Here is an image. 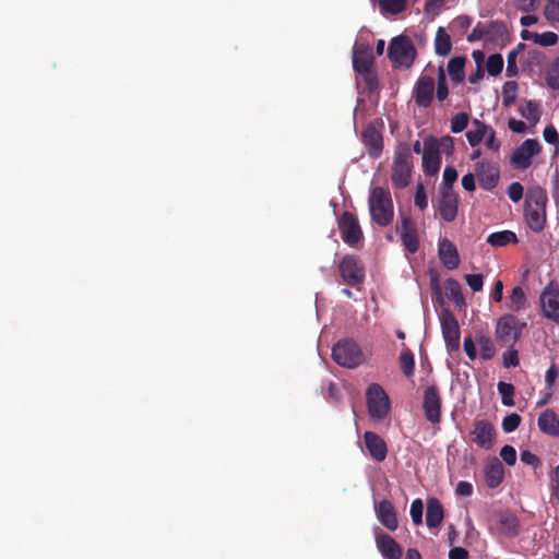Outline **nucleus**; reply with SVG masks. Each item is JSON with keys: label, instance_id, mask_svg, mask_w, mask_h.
I'll use <instances>...</instances> for the list:
<instances>
[{"label": "nucleus", "instance_id": "338daca9", "mask_svg": "<svg viewBox=\"0 0 559 559\" xmlns=\"http://www.w3.org/2000/svg\"><path fill=\"white\" fill-rule=\"evenodd\" d=\"M540 0H516V7L523 12H533L538 9Z\"/></svg>", "mask_w": 559, "mask_h": 559}, {"label": "nucleus", "instance_id": "f03ea898", "mask_svg": "<svg viewBox=\"0 0 559 559\" xmlns=\"http://www.w3.org/2000/svg\"><path fill=\"white\" fill-rule=\"evenodd\" d=\"M547 193L540 187L531 188L526 193L524 216L533 231H542L546 223Z\"/></svg>", "mask_w": 559, "mask_h": 559}, {"label": "nucleus", "instance_id": "72a5a7b5", "mask_svg": "<svg viewBox=\"0 0 559 559\" xmlns=\"http://www.w3.org/2000/svg\"><path fill=\"white\" fill-rule=\"evenodd\" d=\"M452 48V41L450 35L444 28L439 27L435 39V50L439 56H448Z\"/></svg>", "mask_w": 559, "mask_h": 559}, {"label": "nucleus", "instance_id": "f704fd0d", "mask_svg": "<svg viewBox=\"0 0 559 559\" xmlns=\"http://www.w3.org/2000/svg\"><path fill=\"white\" fill-rule=\"evenodd\" d=\"M519 112L532 124H536L540 119L539 105L533 100H528L525 102L524 104H521L519 107Z\"/></svg>", "mask_w": 559, "mask_h": 559}, {"label": "nucleus", "instance_id": "6e6552de", "mask_svg": "<svg viewBox=\"0 0 559 559\" xmlns=\"http://www.w3.org/2000/svg\"><path fill=\"white\" fill-rule=\"evenodd\" d=\"M525 323L520 324L513 314L502 316L496 326V337L503 345H513L521 336Z\"/></svg>", "mask_w": 559, "mask_h": 559}, {"label": "nucleus", "instance_id": "a18cd8bd", "mask_svg": "<svg viewBox=\"0 0 559 559\" xmlns=\"http://www.w3.org/2000/svg\"><path fill=\"white\" fill-rule=\"evenodd\" d=\"M547 84L554 88L559 90V56L554 60L546 76Z\"/></svg>", "mask_w": 559, "mask_h": 559}, {"label": "nucleus", "instance_id": "e433bc0d", "mask_svg": "<svg viewBox=\"0 0 559 559\" xmlns=\"http://www.w3.org/2000/svg\"><path fill=\"white\" fill-rule=\"evenodd\" d=\"M357 75L364 82L368 92L371 93L378 88L379 81H378V75H377L374 68L360 71L357 73Z\"/></svg>", "mask_w": 559, "mask_h": 559}, {"label": "nucleus", "instance_id": "69168bd1", "mask_svg": "<svg viewBox=\"0 0 559 559\" xmlns=\"http://www.w3.org/2000/svg\"><path fill=\"white\" fill-rule=\"evenodd\" d=\"M516 52H509L507 56V75L509 78L515 76L519 73V69L516 66Z\"/></svg>", "mask_w": 559, "mask_h": 559}, {"label": "nucleus", "instance_id": "6ab92c4d", "mask_svg": "<svg viewBox=\"0 0 559 559\" xmlns=\"http://www.w3.org/2000/svg\"><path fill=\"white\" fill-rule=\"evenodd\" d=\"M361 140L369 156L373 159L379 158L383 151L381 132L373 124H368L361 133Z\"/></svg>", "mask_w": 559, "mask_h": 559}, {"label": "nucleus", "instance_id": "79ce46f5", "mask_svg": "<svg viewBox=\"0 0 559 559\" xmlns=\"http://www.w3.org/2000/svg\"><path fill=\"white\" fill-rule=\"evenodd\" d=\"M486 69L489 75L496 76L503 69V58L500 53L490 55L487 59Z\"/></svg>", "mask_w": 559, "mask_h": 559}, {"label": "nucleus", "instance_id": "774afa93", "mask_svg": "<svg viewBox=\"0 0 559 559\" xmlns=\"http://www.w3.org/2000/svg\"><path fill=\"white\" fill-rule=\"evenodd\" d=\"M550 488L554 497L559 502V464L554 468L550 475Z\"/></svg>", "mask_w": 559, "mask_h": 559}, {"label": "nucleus", "instance_id": "7ed1b4c3", "mask_svg": "<svg viewBox=\"0 0 559 559\" xmlns=\"http://www.w3.org/2000/svg\"><path fill=\"white\" fill-rule=\"evenodd\" d=\"M413 173V155L407 143H400L394 152L391 180L395 189H404L409 185Z\"/></svg>", "mask_w": 559, "mask_h": 559}, {"label": "nucleus", "instance_id": "6e6d98bb", "mask_svg": "<svg viewBox=\"0 0 559 559\" xmlns=\"http://www.w3.org/2000/svg\"><path fill=\"white\" fill-rule=\"evenodd\" d=\"M464 278L473 292H480L483 289L484 276L481 274H466Z\"/></svg>", "mask_w": 559, "mask_h": 559}, {"label": "nucleus", "instance_id": "9b49d317", "mask_svg": "<svg viewBox=\"0 0 559 559\" xmlns=\"http://www.w3.org/2000/svg\"><path fill=\"white\" fill-rule=\"evenodd\" d=\"M338 229L343 241L349 246H355L362 238V231L356 215L348 211L343 212L340 216Z\"/></svg>", "mask_w": 559, "mask_h": 559}, {"label": "nucleus", "instance_id": "680f3d73", "mask_svg": "<svg viewBox=\"0 0 559 559\" xmlns=\"http://www.w3.org/2000/svg\"><path fill=\"white\" fill-rule=\"evenodd\" d=\"M543 136L547 143L552 144L558 148L559 134L552 124H549L544 129Z\"/></svg>", "mask_w": 559, "mask_h": 559}, {"label": "nucleus", "instance_id": "bb28decb", "mask_svg": "<svg viewBox=\"0 0 559 559\" xmlns=\"http://www.w3.org/2000/svg\"><path fill=\"white\" fill-rule=\"evenodd\" d=\"M504 471L502 463L493 459L485 467V479L489 488H497L503 480Z\"/></svg>", "mask_w": 559, "mask_h": 559}, {"label": "nucleus", "instance_id": "de8ad7c7", "mask_svg": "<svg viewBox=\"0 0 559 559\" xmlns=\"http://www.w3.org/2000/svg\"><path fill=\"white\" fill-rule=\"evenodd\" d=\"M469 121V116L466 112L456 114L451 120V131L460 133L466 129Z\"/></svg>", "mask_w": 559, "mask_h": 559}, {"label": "nucleus", "instance_id": "dca6fc26", "mask_svg": "<svg viewBox=\"0 0 559 559\" xmlns=\"http://www.w3.org/2000/svg\"><path fill=\"white\" fill-rule=\"evenodd\" d=\"M496 430L493 425L486 419H477L474 421L473 430L471 431V440L477 447L489 450L493 445Z\"/></svg>", "mask_w": 559, "mask_h": 559}, {"label": "nucleus", "instance_id": "13d9d810", "mask_svg": "<svg viewBox=\"0 0 559 559\" xmlns=\"http://www.w3.org/2000/svg\"><path fill=\"white\" fill-rule=\"evenodd\" d=\"M500 456L506 462V464L512 466L516 462V451L512 445H504L500 450Z\"/></svg>", "mask_w": 559, "mask_h": 559}, {"label": "nucleus", "instance_id": "5701e85b", "mask_svg": "<svg viewBox=\"0 0 559 559\" xmlns=\"http://www.w3.org/2000/svg\"><path fill=\"white\" fill-rule=\"evenodd\" d=\"M377 547L385 559H401L403 556V548L400 544L389 534L382 533L376 537Z\"/></svg>", "mask_w": 559, "mask_h": 559}, {"label": "nucleus", "instance_id": "cd10ccee", "mask_svg": "<svg viewBox=\"0 0 559 559\" xmlns=\"http://www.w3.org/2000/svg\"><path fill=\"white\" fill-rule=\"evenodd\" d=\"M353 67L356 73L374 68V60L368 48L359 47L353 55Z\"/></svg>", "mask_w": 559, "mask_h": 559}, {"label": "nucleus", "instance_id": "20e7f679", "mask_svg": "<svg viewBox=\"0 0 559 559\" xmlns=\"http://www.w3.org/2000/svg\"><path fill=\"white\" fill-rule=\"evenodd\" d=\"M388 57L393 68L409 69L416 58V48L411 38L400 35L391 40Z\"/></svg>", "mask_w": 559, "mask_h": 559}, {"label": "nucleus", "instance_id": "aec40b11", "mask_svg": "<svg viewBox=\"0 0 559 559\" xmlns=\"http://www.w3.org/2000/svg\"><path fill=\"white\" fill-rule=\"evenodd\" d=\"M457 206L459 195L456 192H440L437 207L443 221L453 222L457 215Z\"/></svg>", "mask_w": 559, "mask_h": 559}, {"label": "nucleus", "instance_id": "c9c22d12", "mask_svg": "<svg viewBox=\"0 0 559 559\" xmlns=\"http://www.w3.org/2000/svg\"><path fill=\"white\" fill-rule=\"evenodd\" d=\"M400 368L406 377H412L415 369V358L408 347H404L399 357Z\"/></svg>", "mask_w": 559, "mask_h": 559}, {"label": "nucleus", "instance_id": "7c9ffc66", "mask_svg": "<svg viewBox=\"0 0 559 559\" xmlns=\"http://www.w3.org/2000/svg\"><path fill=\"white\" fill-rule=\"evenodd\" d=\"M445 295L452 300L456 307L461 308L465 306V299L462 294L460 283L454 278H448L444 282Z\"/></svg>", "mask_w": 559, "mask_h": 559}, {"label": "nucleus", "instance_id": "49530a36", "mask_svg": "<svg viewBox=\"0 0 559 559\" xmlns=\"http://www.w3.org/2000/svg\"><path fill=\"white\" fill-rule=\"evenodd\" d=\"M503 104L510 105L514 103L518 93V83L515 81H507L502 86Z\"/></svg>", "mask_w": 559, "mask_h": 559}, {"label": "nucleus", "instance_id": "f257e3e1", "mask_svg": "<svg viewBox=\"0 0 559 559\" xmlns=\"http://www.w3.org/2000/svg\"><path fill=\"white\" fill-rule=\"evenodd\" d=\"M368 206L370 217L380 227L389 226L394 218V205L388 188L374 187L370 190Z\"/></svg>", "mask_w": 559, "mask_h": 559}, {"label": "nucleus", "instance_id": "b1692460", "mask_svg": "<svg viewBox=\"0 0 559 559\" xmlns=\"http://www.w3.org/2000/svg\"><path fill=\"white\" fill-rule=\"evenodd\" d=\"M439 258L442 264L449 269L454 270L460 264V257L455 245L449 239H442L438 248Z\"/></svg>", "mask_w": 559, "mask_h": 559}, {"label": "nucleus", "instance_id": "2f4dec72", "mask_svg": "<svg viewBox=\"0 0 559 559\" xmlns=\"http://www.w3.org/2000/svg\"><path fill=\"white\" fill-rule=\"evenodd\" d=\"M466 59L464 57H454L448 62V73L454 83H461L464 78V67Z\"/></svg>", "mask_w": 559, "mask_h": 559}, {"label": "nucleus", "instance_id": "f3484780", "mask_svg": "<svg viewBox=\"0 0 559 559\" xmlns=\"http://www.w3.org/2000/svg\"><path fill=\"white\" fill-rule=\"evenodd\" d=\"M397 229L405 250L409 253L417 252L419 249L417 227L409 215L401 214V224Z\"/></svg>", "mask_w": 559, "mask_h": 559}, {"label": "nucleus", "instance_id": "4d7b16f0", "mask_svg": "<svg viewBox=\"0 0 559 559\" xmlns=\"http://www.w3.org/2000/svg\"><path fill=\"white\" fill-rule=\"evenodd\" d=\"M414 203L421 211L428 206L427 194L423 185L416 187Z\"/></svg>", "mask_w": 559, "mask_h": 559}, {"label": "nucleus", "instance_id": "c85d7f7f", "mask_svg": "<svg viewBox=\"0 0 559 559\" xmlns=\"http://www.w3.org/2000/svg\"><path fill=\"white\" fill-rule=\"evenodd\" d=\"M518 242V236L511 230L495 231L487 237V243L495 248L506 247L510 243L515 245Z\"/></svg>", "mask_w": 559, "mask_h": 559}, {"label": "nucleus", "instance_id": "f8f14e48", "mask_svg": "<svg viewBox=\"0 0 559 559\" xmlns=\"http://www.w3.org/2000/svg\"><path fill=\"white\" fill-rule=\"evenodd\" d=\"M343 281L349 286H357L364 282L365 270L354 255H345L338 265Z\"/></svg>", "mask_w": 559, "mask_h": 559}, {"label": "nucleus", "instance_id": "1a4fd4ad", "mask_svg": "<svg viewBox=\"0 0 559 559\" xmlns=\"http://www.w3.org/2000/svg\"><path fill=\"white\" fill-rule=\"evenodd\" d=\"M423 411L426 419L433 424H440L442 411V397L436 384L428 385L423 394Z\"/></svg>", "mask_w": 559, "mask_h": 559}, {"label": "nucleus", "instance_id": "3c124183", "mask_svg": "<svg viewBox=\"0 0 559 559\" xmlns=\"http://www.w3.org/2000/svg\"><path fill=\"white\" fill-rule=\"evenodd\" d=\"M520 460L522 463L532 466L534 469L542 467L540 459L528 450L521 452Z\"/></svg>", "mask_w": 559, "mask_h": 559}, {"label": "nucleus", "instance_id": "0e129e2a", "mask_svg": "<svg viewBox=\"0 0 559 559\" xmlns=\"http://www.w3.org/2000/svg\"><path fill=\"white\" fill-rule=\"evenodd\" d=\"M485 139V145L493 151L498 152L500 150L501 143L496 139V131L492 129V127L489 126V130Z\"/></svg>", "mask_w": 559, "mask_h": 559}, {"label": "nucleus", "instance_id": "09e8293b", "mask_svg": "<svg viewBox=\"0 0 559 559\" xmlns=\"http://www.w3.org/2000/svg\"><path fill=\"white\" fill-rule=\"evenodd\" d=\"M521 416L516 413L509 414L502 420V430L507 433L513 432L521 424Z\"/></svg>", "mask_w": 559, "mask_h": 559}, {"label": "nucleus", "instance_id": "052dcab7", "mask_svg": "<svg viewBox=\"0 0 559 559\" xmlns=\"http://www.w3.org/2000/svg\"><path fill=\"white\" fill-rule=\"evenodd\" d=\"M486 35H487L486 24L478 22L475 25V27L473 28V31L471 32V34L467 35V40L469 43H474V41L483 39L484 37H486Z\"/></svg>", "mask_w": 559, "mask_h": 559}, {"label": "nucleus", "instance_id": "0eeeda50", "mask_svg": "<svg viewBox=\"0 0 559 559\" xmlns=\"http://www.w3.org/2000/svg\"><path fill=\"white\" fill-rule=\"evenodd\" d=\"M539 304L543 316L559 324V284L550 281L542 290Z\"/></svg>", "mask_w": 559, "mask_h": 559}, {"label": "nucleus", "instance_id": "ea45409f", "mask_svg": "<svg viewBox=\"0 0 559 559\" xmlns=\"http://www.w3.org/2000/svg\"><path fill=\"white\" fill-rule=\"evenodd\" d=\"M486 37L490 40L500 39L507 34V27L504 23L499 21H492L486 24Z\"/></svg>", "mask_w": 559, "mask_h": 559}, {"label": "nucleus", "instance_id": "a211bd4d", "mask_svg": "<svg viewBox=\"0 0 559 559\" xmlns=\"http://www.w3.org/2000/svg\"><path fill=\"white\" fill-rule=\"evenodd\" d=\"M475 175L480 188L487 191H492L498 186L500 179L499 168L486 160L476 163Z\"/></svg>", "mask_w": 559, "mask_h": 559}, {"label": "nucleus", "instance_id": "ddd939ff", "mask_svg": "<svg viewBox=\"0 0 559 559\" xmlns=\"http://www.w3.org/2000/svg\"><path fill=\"white\" fill-rule=\"evenodd\" d=\"M441 330L448 350H457L460 348V326L456 318L450 310L442 312Z\"/></svg>", "mask_w": 559, "mask_h": 559}, {"label": "nucleus", "instance_id": "473e14b6", "mask_svg": "<svg viewBox=\"0 0 559 559\" xmlns=\"http://www.w3.org/2000/svg\"><path fill=\"white\" fill-rule=\"evenodd\" d=\"M526 300V295L523 288L521 286H515L508 297L507 308L511 311L519 312L525 307Z\"/></svg>", "mask_w": 559, "mask_h": 559}, {"label": "nucleus", "instance_id": "412c9836", "mask_svg": "<svg viewBox=\"0 0 559 559\" xmlns=\"http://www.w3.org/2000/svg\"><path fill=\"white\" fill-rule=\"evenodd\" d=\"M365 445L370 456L377 462H383L388 455V445L382 437L372 431L364 433Z\"/></svg>", "mask_w": 559, "mask_h": 559}, {"label": "nucleus", "instance_id": "37998d69", "mask_svg": "<svg viewBox=\"0 0 559 559\" xmlns=\"http://www.w3.org/2000/svg\"><path fill=\"white\" fill-rule=\"evenodd\" d=\"M498 392L501 395L502 404L506 406H513L514 386L511 383L500 381L498 383Z\"/></svg>", "mask_w": 559, "mask_h": 559}, {"label": "nucleus", "instance_id": "a19ab883", "mask_svg": "<svg viewBox=\"0 0 559 559\" xmlns=\"http://www.w3.org/2000/svg\"><path fill=\"white\" fill-rule=\"evenodd\" d=\"M382 11L390 14H399L406 9V0H379Z\"/></svg>", "mask_w": 559, "mask_h": 559}, {"label": "nucleus", "instance_id": "864d4df0", "mask_svg": "<svg viewBox=\"0 0 559 559\" xmlns=\"http://www.w3.org/2000/svg\"><path fill=\"white\" fill-rule=\"evenodd\" d=\"M437 145H440V154L452 155L454 152V141L450 135H444L441 139L436 138Z\"/></svg>", "mask_w": 559, "mask_h": 559}, {"label": "nucleus", "instance_id": "a878e982", "mask_svg": "<svg viewBox=\"0 0 559 559\" xmlns=\"http://www.w3.org/2000/svg\"><path fill=\"white\" fill-rule=\"evenodd\" d=\"M444 518V510L437 498H430L427 501L426 524L429 528H438Z\"/></svg>", "mask_w": 559, "mask_h": 559}, {"label": "nucleus", "instance_id": "423d86ee", "mask_svg": "<svg viewBox=\"0 0 559 559\" xmlns=\"http://www.w3.org/2000/svg\"><path fill=\"white\" fill-rule=\"evenodd\" d=\"M368 413L372 419L382 420L390 412L389 396L378 383H372L366 392Z\"/></svg>", "mask_w": 559, "mask_h": 559}, {"label": "nucleus", "instance_id": "5fc2aeb1", "mask_svg": "<svg viewBox=\"0 0 559 559\" xmlns=\"http://www.w3.org/2000/svg\"><path fill=\"white\" fill-rule=\"evenodd\" d=\"M545 16L551 21L559 22V0H547Z\"/></svg>", "mask_w": 559, "mask_h": 559}, {"label": "nucleus", "instance_id": "4c0bfd02", "mask_svg": "<svg viewBox=\"0 0 559 559\" xmlns=\"http://www.w3.org/2000/svg\"><path fill=\"white\" fill-rule=\"evenodd\" d=\"M477 344L479 346L480 356L483 359L490 360L493 358L496 348L490 337L481 335L477 340Z\"/></svg>", "mask_w": 559, "mask_h": 559}, {"label": "nucleus", "instance_id": "393cba45", "mask_svg": "<svg viewBox=\"0 0 559 559\" xmlns=\"http://www.w3.org/2000/svg\"><path fill=\"white\" fill-rule=\"evenodd\" d=\"M538 428L551 437H559V418L552 409L544 411L537 420Z\"/></svg>", "mask_w": 559, "mask_h": 559}, {"label": "nucleus", "instance_id": "9d476101", "mask_svg": "<svg viewBox=\"0 0 559 559\" xmlns=\"http://www.w3.org/2000/svg\"><path fill=\"white\" fill-rule=\"evenodd\" d=\"M540 151L542 145L536 139H526L513 151L510 162L515 168L527 169L532 165V157Z\"/></svg>", "mask_w": 559, "mask_h": 559}, {"label": "nucleus", "instance_id": "e2e57ef3", "mask_svg": "<svg viewBox=\"0 0 559 559\" xmlns=\"http://www.w3.org/2000/svg\"><path fill=\"white\" fill-rule=\"evenodd\" d=\"M519 365L518 350L512 346L503 353V366L506 368L516 367Z\"/></svg>", "mask_w": 559, "mask_h": 559}, {"label": "nucleus", "instance_id": "39448f33", "mask_svg": "<svg viewBox=\"0 0 559 559\" xmlns=\"http://www.w3.org/2000/svg\"><path fill=\"white\" fill-rule=\"evenodd\" d=\"M333 360L345 368H356L364 360L359 345L353 340H342L332 348Z\"/></svg>", "mask_w": 559, "mask_h": 559}, {"label": "nucleus", "instance_id": "58836bf2", "mask_svg": "<svg viewBox=\"0 0 559 559\" xmlns=\"http://www.w3.org/2000/svg\"><path fill=\"white\" fill-rule=\"evenodd\" d=\"M457 171L453 166H447L443 171V180L440 187V192H454L453 183L457 179Z\"/></svg>", "mask_w": 559, "mask_h": 559}, {"label": "nucleus", "instance_id": "bf43d9fd", "mask_svg": "<svg viewBox=\"0 0 559 559\" xmlns=\"http://www.w3.org/2000/svg\"><path fill=\"white\" fill-rule=\"evenodd\" d=\"M507 192L511 201L519 202L523 198L524 188L520 182L515 181L508 187Z\"/></svg>", "mask_w": 559, "mask_h": 559}, {"label": "nucleus", "instance_id": "2eb2a0df", "mask_svg": "<svg viewBox=\"0 0 559 559\" xmlns=\"http://www.w3.org/2000/svg\"><path fill=\"white\" fill-rule=\"evenodd\" d=\"M436 90L435 79L429 75H421L415 83L413 97L418 107L428 108L433 102Z\"/></svg>", "mask_w": 559, "mask_h": 559}, {"label": "nucleus", "instance_id": "603ef678", "mask_svg": "<svg viewBox=\"0 0 559 559\" xmlns=\"http://www.w3.org/2000/svg\"><path fill=\"white\" fill-rule=\"evenodd\" d=\"M445 0H427L425 3L424 11L427 16L433 19L439 14L440 9L444 5Z\"/></svg>", "mask_w": 559, "mask_h": 559}, {"label": "nucleus", "instance_id": "4468645a", "mask_svg": "<svg viewBox=\"0 0 559 559\" xmlns=\"http://www.w3.org/2000/svg\"><path fill=\"white\" fill-rule=\"evenodd\" d=\"M441 166L440 145L436 138L429 136L424 141L423 168L426 175L433 176L439 173Z\"/></svg>", "mask_w": 559, "mask_h": 559}, {"label": "nucleus", "instance_id": "4be33fe9", "mask_svg": "<svg viewBox=\"0 0 559 559\" xmlns=\"http://www.w3.org/2000/svg\"><path fill=\"white\" fill-rule=\"evenodd\" d=\"M374 511L380 523L390 531H395L399 527L396 511L393 503L383 499L376 503Z\"/></svg>", "mask_w": 559, "mask_h": 559}, {"label": "nucleus", "instance_id": "c756f323", "mask_svg": "<svg viewBox=\"0 0 559 559\" xmlns=\"http://www.w3.org/2000/svg\"><path fill=\"white\" fill-rule=\"evenodd\" d=\"M488 130H489L488 124H486L485 122H483L478 119H474L473 120V129L468 130L465 134L469 145L472 147H475L478 144H480L481 141L484 140V138L487 135Z\"/></svg>", "mask_w": 559, "mask_h": 559}, {"label": "nucleus", "instance_id": "c03bdc74", "mask_svg": "<svg viewBox=\"0 0 559 559\" xmlns=\"http://www.w3.org/2000/svg\"><path fill=\"white\" fill-rule=\"evenodd\" d=\"M532 36L534 43L543 47L555 46L558 43V35L554 32L534 33Z\"/></svg>", "mask_w": 559, "mask_h": 559}, {"label": "nucleus", "instance_id": "8fccbe9b", "mask_svg": "<svg viewBox=\"0 0 559 559\" xmlns=\"http://www.w3.org/2000/svg\"><path fill=\"white\" fill-rule=\"evenodd\" d=\"M423 511L424 504L420 499H416L411 504V518L415 525H420L423 523Z\"/></svg>", "mask_w": 559, "mask_h": 559}]
</instances>
